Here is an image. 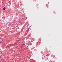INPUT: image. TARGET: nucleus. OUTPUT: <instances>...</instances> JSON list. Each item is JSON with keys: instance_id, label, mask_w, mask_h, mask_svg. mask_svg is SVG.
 Masks as SVG:
<instances>
[{"instance_id": "2", "label": "nucleus", "mask_w": 62, "mask_h": 62, "mask_svg": "<svg viewBox=\"0 0 62 62\" xmlns=\"http://www.w3.org/2000/svg\"><path fill=\"white\" fill-rule=\"evenodd\" d=\"M23 45H24V44H23Z\"/></svg>"}, {"instance_id": "1", "label": "nucleus", "mask_w": 62, "mask_h": 62, "mask_svg": "<svg viewBox=\"0 0 62 62\" xmlns=\"http://www.w3.org/2000/svg\"><path fill=\"white\" fill-rule=\"evenodd\" d=\"M5 8H5V7H4L3 8V9L4 10H5Z\"/></svg>"}]
</instances>
